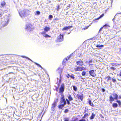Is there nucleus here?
Here are the masks:
<instances>
[{"instance_id": "nucleus-1", "label": "nucleus", "mask_w": 121, "mask_h": 121, "mask_svg": "<svg viewBox=\"0 0 121 121\" xmlns=\"http://www.w3.org/2000/svg\"><path fill=\"white\" fill-rule=\"evenodd\" d=\"M30 11L26 9H24L19 12V14L21 17H24L26 15L30 14Z\"/></svg>"}, {"instance_id": "nucleus-2", "label": "nucleus", "mask_w": 121, "mask_h": 121, "mask_svg": "<svg viewBox=\"0 0 121 121\" xmlns=\"http://www.w3.org/2000/svg\"><path fill=\"white\" fill-rule=\"evenodd\" d=\"M118 96L116 93L112 94L109 97V101L110 102L113 101L115 99L117 100L118 99Z\"/></svg>"}, {"instance_id": "nucleus-3", "label": "nucleus", "mask_w": 121, "mask_h": 121, "mask_svg": "<svg viewBox=\"0 0 121 121\" xmlns=\"http://www.w3.org/2000/svg\"><path fill=\"white\" fill-rule=\"evenodd\" d=\"M64 40V35L61 34H60L58 36L56 40V42H60L63 41Z\"/></svg>"}, {"instance_id": "nucleus-4", "label": "nucleus", "mask_w": 121, "mask_h": 121, "mask_svg": "<svg viewBox=\"0 0 121 121\" xmlns=\"http://www.w3.org/2000/svg\"><path fill=\"white\" fill-rule=\"evenodd\" d=\"M86 69V68L83 66H77L76 68L74 69V70L75 71H81L83 70Z\"/></svg>"}, {"instance_id": "nucleus-5", "label": "nucleus", "mask_w": 121, "mask_h": 121, "mask_svg": "<svg viewBox=\"0 0 121 121\" xmlns=\"http://www.w3.org/2000/svg\"><path fill=\"white\" fill-rule=\"evenodd\" d=\"M104 79L106 80L107 82H108L110 80H112V81L113 82H115L116 81V80L114 77H113L112 78V77L110 76H108L105 77L104 78Z\"/></svg>"}, {"instance_id": "nucleus-6", "label": "nucleus", "mask_w": 121, "mask_h": 121, "mask_svg": "<svg viewBox=\"0 0 121 121\" xmlns=\"http://www.w3.org/2000/svg\"><path fill=\"white\" fill-rule=\"evenodd\" d=\"M65 85L64 83H62L61 84L60 87L59 88V92L60 93L62 94L65 90Z\"/></svg>"}, {"instance_id": "nucleus-7", "label": "nucleus", "mask_w": 121, "mask_h": 121, "mask_svg": "<svg viewBox=\"0 0 121 121\" xmlns=\"http://www.w3.org/2000/svg\"><path fill=\"white\" fill-rule=\"evenodd\" d=\"M76 97L78 99H80L82 101L84 97L83 94L82 93L77 94L76 95Z\"/></svg>"}, {"instance_id": "nucleus-8", "label": "nucleus", "mask_w": 121, "mask_h": 121, "mask_svg": "<svg viewBox=\"0 0 121 121\" xmlns=\"http://www.w3.org/2000/svg\"><path fill=\"white\" fill-rule=\"evenodd\" d=\"M44 31H43L41 33V34L43 35L44 34H45L46 32H47L48 31H49L50 30V28L49 27H48L47 26H45L44 28Z\"/></svg>"}, {"instance_id": "nucleus-9", "label": "nucleus", "mask_w": 121, "mask_h": 121, "mask_svg": "<svg viewBox=\"0 0 121 121\" xmlns=\"http://www.w3.org/2000/svg\"><path fill=\"white\" fill-rule=\"evenodd\" d=\"M95 70H92L89 71V73L90 75L93 77H95L96 75V74L94 73V71Z\"/></svg>"}, {"instance_id": "nucleus-10", "label": "nucleus", "mask_w": 121, "mask_h": 121, "mask_svg": "<svg viewBox=\"0 0 121 121\" xmlns=\"http://www.w3.org/2000/svg\"><path fill=\"white\" fill-rule=\"evenodd\" d=\"M32 25L30 24H29L26 25V29L27 30H32L31 27Z\"/></svg>"}, {"instance_id": "nucleus-11", "label": "nucleus", "mask_w": 121, "mask_h": 121, "mask_svg": "<svg viewBox=\"0 0 121 121\" xmlns=\"http://www.w3.org/2000/svg\"><path fill=\"white\" fill-rule=\"evenodd\" d=\"M61 98L60 103L61 104L63 103H66L65 100L64 98V96L63 95H61Z\"/></svg>"}, {"instance_id": "nucleus-12", "label": "nucleus", "mask_w": 121, "mask_h": 121, "mask_svg": "<svg viewBox=\"0 0 121 121\" xmlns=\"http://www.w3.org/2000/svg\"><path fill=\"white\" fill-rule=\"evenodd\" d=\"M76 64L78 65L82 66L84 65L83 62L81 60H78L76 61Z\"/></svg>"}, {"instance_id": "nucleus-13", "label": "nucleus", "mask_w": 121, "mask_h": 121, "mask_svg": "<svg viewBox=\"0 0 121 121\" xmlns=\"http://www.w3.org/2000/svg\"><path fill=\"white\" fill-rule=\"evenodd\" d=\"M72 27H73V26H66L63 28V29H62V30H68L70 29L71 28H72Z\"/></svg>"}, {"instance_id": "nucleus-14", "label": "nucleus", "mask_w": 121, "mask_h": 121, "mask_svg": "<svg viewBox=\"0 0 121 121\" xmlns=\"http://www.w3.org/2000/svg\"><path fill=\"white\" fill-rule=\"evenodd\" d=\"M71 56H68L67 58H66L64 59L62 63L63 64H65L66 62L69 59L70 57Z\"/></svg>"}, {"instance_id": "nucleus-15", "label": "nucleus", "mask_w": 121, "mask_h": 121, "mask_svg": "<svg viewBox=\"0 0 121 121\" xmlns=\"http://www.w3.org/2000/svg\"><path fill=\"white\" fill-rule=\"evenodd\" d=\"M62 104H60L58 105V108L60 109L62 108L66 104V103H63Z\"/></svg>"}, {"instance_id": "nucleus-16", "label": "nucleus", "mask_w": 121, "mask_h": 121, "mask_svg": "<svg viewBox=\"0 0 121 121\" xmlns=\"http://www.w3.org/2000/svg\"><path fill=\"white\" fill-rule=\"evenodd\" d=\"M90 115V114L89 113H86L82 117V118L83 119H85L89 116Z\"/></svg>"}, {"instance_id": "nucleus-17", "label": "nucleus", "mask_w": 121, "mask_h": 121, "mask_svg": "<svg viewBox=\"0 0 121 121\" xmlns=\"http://www.w3.org/2000/svg\"><path fill=\"white\" fill-rule=\"evenodd\" d=\"M56 100H57V101H55L52 104V107L53 108H54L56 106L57 103L58 101V99H57Z\"/></svg>"}, {"instance_id": "nucleus-18", "label": "nucleus", "mask_w": 121, "mask_h": 121, "mask_svg": "<svg viewBox=\"0 0 121 121\" xmlns=\"http://www.w3.org/2000/svg\"><path fill=\"white\" fill-rule=\"evenodd\" d=\"M67 97L69 99L68 100H69L70 101H71L73 99V98L70 94Z\"/></svg>"}, {"instance_id": "nucleus-19", "label": "nucleus", "mask_w": 121, "mask_h": 121, "mask_svg": "<svg viewBox=\"0 0 121 121\" xmlns=\"http://www.w3.org/2000/svg\"><path fill=\"white\" fill-rule=\"evenodd\" d=\"M88 103L91 106L93 107L94 106V104H93V103L91 101V100H89L88 101Z\"/></svg>"}, {"instance_id": "nucleus-20", "label": "nucleus", "mask_w": 121, "mask_h": 121, "mask_svg": "<svg viewBox=\"0 0 121 121\" xmlns=\"http://www.w3.org/2000/svg\"><path fill=\"white\" fill-rule=\"evenodd\" d=\"M103 28L104 27H105V28L109 27H110V25H108V24H106L103 26Z\"/></svg>"}, {"instance_id": "nucleus-21", "label": "nucleus", "mask_w": 121, "mask_h": 121, "mask_svg": "<svg viewBox=\"0 0 121 121\" xmlns=\"http://www.w3.org/2000/svg\"><path fill=\"white\" fill-rule=\"evenodd\" d=\"M69 77L73 80L75 79L74 75L73 74H71V75L69 74Z\"/></svg>"}, {"instance_id": "nucleus-22", "label": "nucleus", "mask_w": 121, "mask_h": 121, "mask_svg": "<svg viewBox=\"0 0 121 121\" xmlns=\"http://www.w3.org/2000/svg\"><path fill=\"white\" fill-rule=\"evenodd\" d=\"M112 106L114 108L117 107L118 106L117 104L115 103H113L112 104Z\"/></svg>"}, {"instance_id": "nucleus-23", "label": "nucleus", "mask_w": 121, "mask_h": 121, "mask_svg": "<svg viewBox=\"0 0 121 121\" xmlns=\"http://www.w3.org/2000/svg\"><path fill=\"white\" fill-rule=\"evenodd\" d=\"M95 116V114L93 113H92L90 117V118L91 119H93L94 118Z\"/></svg>"}, {"instance_id": "nucleus-24", "label": "nucleus", "mask_w": 121, "mask_h": 121, "mask_svg": "<svg viewBox=\"0 0 121 121\" xmlns=\"http://www.w3.org/2000/svg\"><path fill=\"white\" fill-rule=\"evenodd\" d=\"M6 5V3L4 1H3L1 4V5L2 7Z\"/></svg>"}, {"instance_id": "nucleus-25", "label": "nucleus", "mask_w": 121, "mask_h": 121, "mask_svg": "<svg viewBox=\"0 0 121 121\" xmlns=\"http://www.w3.org/2000/svg\"><path fill=\"white\" fill-rule=\"evenodd\" d=\"M86 74V72L85 71H83L82 73V75L83 76H84Z\"/></svg>"}, {"instance_id": "nucleus-26", "label": "nucleus", "mask_w": 121, "mask_h": 121, "mask_svg": "<svg viewBox=\"0 0 121 121\" xmlns=\"http://www.w3.org/2000/svg\"><path fill=\"white\" fill-rule=\"evenodd\" d=\"M44 34L45 35V36H44L46 38H50L51 37V36L49 35H48L46 34V33L45 34Z\"/></svg>"}, {"instance_id": "nucleus-27", "label": "nucleus", "mask_w": 121, "mask_h": 121, "mask_svg": "<svg viewBox=\"0 0 121 121\" xmlns=\"http://www.w3.org/2000/svg\"><path fill=\"white\" fill-rule=\"evenodd\" d=\"M116 102L118 103L120 106L121 107V103L120 101L119 100H117L116 101Z\"/></svg>"}, {"instance_id": "nucleus-28", "label": "nucleus", "mask_w": 121, "mask_h": 121, "mask_svg": "<svg viewBox=\"0 0 121 121\" xmlns=\"http://www.w3.org/2000/svg\"><path fill=\"white\" fill-rule=\"evenodd\" d=\"M52 17H53V16L52 15H50L49 16L48 19L50 20H51V19L52 18Z\"/></svg>"}, {"instance_id": "nucleus-29", "label": "nucleus", "mask_w": 121, "mask_h": 121, "mask_svg": "<svg viewBox=\"0 0 121 121\" xmlns=\"http://www.w3.org/2000/svg\"><path fill=\"white\" fill-rule=\"evenodd\" d=\"M73 89L75 91H76L77 90V87L74 86H73Z\"/></svg>"}, {"instance_id": "nucleus-30", "label": "nucleus", "mask_w": 121, "mask_h": 121, "mask_svg": "<svg viewBox=\"0 0 121 121\" xmlns=\"http://www.w3.org/2000/svg\"><path fill=\"white\" fill-rule=\"evenodd\" d=\"M40 13V12L39 11H36L35 13V15H39Z\"/></svg>"}, {"instance_id": "nucleus-31", "label": "nucleus", "mask_w": 121, "mask_h": 121, "mask_svg": "<svg viewBox=\"0 0 121 121\" xmlns=\"http://www.w3.org/2000/svg\"><path fill=\"white\" fill-rule=\"evenodd\" d=\"M103 46H104L103 45H100L99 44H98L96 45V47L97 48H98L100 47H103Z\"/></svg>"}, {"instance_id": "nucleus-32", "label": "nucleus", "mask_w": 121, "mask_h": 121, "mask_svg": "<svg viewBox=\"0 0 121 121\" xmlns=\"http://www.w3.org/2000/svg\"><path fill=\"white\" fill-rule=\"evenodd\" d=\"M66 100L67 102V103L68 105H69L70 104V103L69 102V100L68 99H66Z\"/></svg>"}, {"instance_id": "nucleus-33", "label": "nucleus", "mask_w": 121, "mask_h": 121, "mask_svg": "<svg viewBox=\"0 0 121 121\" xmlns=\"http://www.w3.org/2000/svg\"><path fill=\"white\" fill-rule=\"evenodd\" d=\"M68 109H66L65 110L64 112L65 113H66L68 112Z\"/></svg>"}, {"instance_id": "nucleus-34", "label": "nucleus", "mask_w": 121, "mask_h": 121, "mask_svg": "<svg viewBox=\"0 0 121 121\" xmlns=\"http://www.w3.org/2000/svg\"><path fill=\"white\" fill-rule=\"evenodd\" d=\"M59 20V19L58 18H55V19H53V21L54 22H55V21H58V20Z\"/></svg>"}, {"instance_id": "nucleus-35", "label": "nucleus", "mask_w": 121, "mask_h": 121, "mask_svg": "<svg viewBox=\"0 0 121 121\" xmlns=\"http://www.w3.org/2000/svg\"><path fill=\"white\" fill-rule=\"evenodd\" d=\"M35 64L36 65H37L38 66H39V67H40L42 69H43V68H42V66L40 65H39V64H38L37 63H35Z\"/></svg>"}, {"instance_id": "nucleus-36", "label": "nucleus", "mask_w": 121, "mask_h": 121, "mask_svg": "<svg viewBox=\"0 0 121 121\" xmlns=\"http://www.w3.org/2000/svg\"><path fill=\"white\" fill-rule=\"evenodd\" d=\"M110 69L113 70H115L116 69L114 68V67H112L110 68Z\"/></svg>"}, {"instance_id": "nucleus-37", "label": "nucleus", "mask_w": 121, "mask_h": 121, "mask_svg": "<svg viewBox=\"0 0 121 121\" xmlns=\"http://www.w3.org/2000/svg\"><path fill=\"white\" fill-rule=\"evenodd\" d=\"M60 5H58L57 6V10H58L59 9H60Z\"/></svg>"}, {"instance_id": "nucleus-38", "label": "nucleus", "mask_w": 121, "mask_h": 121, "mask_svg": "<svg viewBox=\"0 0 121 121\" xmlns=\"http://www.w3.org/2000/svg\"><path fill=\"white\" fill-rule=\"evenodd\" d=\"M92 62V60H90L88 62V63L90 64Z\"/></svg>"}, {"instance_id": "nucleus-39", "label": "nucleus", "mask_w": 121, "mask_h": 121, "mask_svg": "<svg viewBox=\"0 0 121 121\" xmlns=\"http://www.w3.org/2000/svg\"><path fill=\"white\" fill-rule=\"evenodd\" d=\"M66 77H67L68 78H69V74H68L66 76Z\"/></svg>"}, {"instance_id": "nucleus-40", "label": "nucleus", "mask_w": 121, "mask_h": 121, "mask_svg": "<svg viewBox=\"0 0 121 121\" xmlns=\"http://www.w3.org/2000/svg\"><path fill=\"white\" fill-rule=\"evenodd\" d=\"M104 15V14H102V15H100L99 17L100 18H101L102 17H103Z\"/></svg>"}, {"instance_id": "nucleus-41", "label": "nucleus", "mask_w": 121, "mask_h": 121, "mask_svg": "<svg viewBox=\"0 0 121 121\" xmlns=\"http://www.w3.org/2000/svg\"><path fill=\"white\" fill-rule=\"evenodd\" d=\"M102 91L103 92H104L105 91V89H104V88H102Z\"/></svg>"}, {"instance_id": "nucleus-42", "label": "nucleus", "mask_w": 121, "mask_h": 121, "mask_svg": "<svg viewBox=\"0 0 121 121\" xmlns=\"http://www.w3.org/2000/svg\"><path fill=\"white\" fill-rule=\"evenodd\" d=\"M103 28V27L102 26L101 28L99 30V32H100V31H101L102 30V29Z\"/></svg>"}, {"instance_id": "nucleus-43", "label": "nucleus", "mask_w": 121, "mask_h": 121, "mask_svg": "<svg viewBox=\"0 0 121 121\" xmlns=\"http://www.w3.org/2000/svg\"><path fill=\"white\" fill-rule=\"evenodd\" d=\"M64 121H69V119L68 118L65 119Z\"/></svg>"}, {"instance_id": "nucleus-44", "label": "nucleus", "mask_w": 121, "mask_h": 121, "mask_svg": "<svg viewBox=\"0 0 121 121\" xmlns=\"http://www.w3.org/2000/svg\"><path fill=\"white\" fill-rule=\"evenodd\" d=\"M119 76H121V70L120 72V73L119 74Z\"/></svg>"}, {"instance_id": "nucleus-45", "label": "nucleus", "mask_w": 121, "mask_h": 121, "mask_svg": "<svg viewBox=\"0 0 121 121\" xmlns=\"http://www.w3.org/2000/svg\"><path fill=\"white\" fill-rule=\"evenodd\" d=\"M88 28V27L87 26V27H86V28H84V30L86 29H87Z\"/></svg>"}, {"instance_id": "nucleus-46", "label": "nucleus", "mask_w": 121, "mask_h": 121, "mask_svg": "<svg viewBox=\"0 0 121 121\" xmlns=\"http://www.w3.org/2000/svg\"><path fill=\"white\" fill-rule=\"evenodd\" d=\"M56 90L57 91L58 90V88H56Z\"/></svg>"}, {"instance_id": "nucleus-47", "label": "nucleus", "mask_w": 121, "mask_h": 121, "mask_svg": "<svg viewBox=\"0 0 121 121\" xmlns=\"http://www.w3.org/2000/svg\"><path fill=\"white\" fill-rule=\"evenodd\" d=\"M2 15V13H0V17H1Z\"/></svg>"}, {"instance_id": "nucleus-48", "label": "nucleus", "mask_w": 121, "mask_h": 121, "mask_svg": "<svg viewBox=\"0 0 121 121\" xmlns=\"http://www.w3.org/2000/svg\"><path fill=\"white\" fill-rule=\"evenodd\" d=\"M100 18L99 17H98V18H97V19L98 20Z\"/></svg>"}, {"instance_id": "nucleus-49", "label": "nucleus", "mask_w": 121, "mask_h": 121, "mask_svg": "<svg viewBox=\"0 0 121 121\" xmlns=\"http://www.w3.org/2000/svg\"><path fill=\"white\" fill-rule=\"evenodd\" d=\"M77 17H79V16H78V15H77Z\"/></svg>"}, {"instance_id": "nucleus-50", "label": "nucleus", "mask_w": 121, "mask_h": 121, "mask_svg": "<svg viewBox=\"0 0 121 121\" xmlns=\"http://www.w3.org/2000/svg\"><path fill=\"white\" fill-rule=\"evenodd\" d=\"M22 57H23V58H26V57H24V56H22Z\"/></svg>"}, {"instance_id": "nucleus-51", "label": "nucleus", "mask_w": 121, "mask_h": 121, "mask_svg": "<svg viewBox=\"0 0 121 121\" xmlns=\"http://www.w3.org/2000/svg\"><path fill=\"white\" fill-rule=\"evenodd\" d=\"M95 20H98V19H97V18H96V19H95Z\"/></svg>"}, {"instance_id": "nucleus-52", "label": "nucleus", "mask_w": 121, "mask_h": 121, "mask_svg": "<svg viewBox=\"0 0 121 121\" xmlns=\"http://www.w3.org/2000/svg\"><path fill=\"white\" fill-rule=\"evenodd\" d=\"M86 112V111H85V112H84V113H85Z\"/></svg>"}, {"instance_id": "nucleus-53", "label": "nucleus", "mask_w": 121, "mask_h": 121, "mask_svg": "<svg viewBox=\"0 0 121 121\" xmlns=\"http://www.w3.org/2000/svg\"><path fill=\"white\" fill-rule=\"evenodd\" d=\"M41 121V119L39 121Z\"/></svg>"}, {"instance_id": "nucleus-54", "label": "nucleus", "mask_w": 121, "mask_h": 121, "mask_svg": "<svg viewBox=\"0 0 121 121\" xmlns=\"http://www.w3.org/2000/svg\"><path fill=\"white\" fill-rule=\"evenodd\" d=\"M76 121V120H74V121Z\"/></svg>"}, {"instance_id": "nucleus-55", "label": "nucleus", "mask_w": 121, "mask_h": 121, "mask_svg": "<svg viewBox=\"0 0 121 121\" xmlns=\"http://www.w3.org/2000/svg\"><path fill=\"white\" fill-rule=\"evenodd\" d=\"M28 58V59H29V58Z\"/></svg>"}]
</instances>
